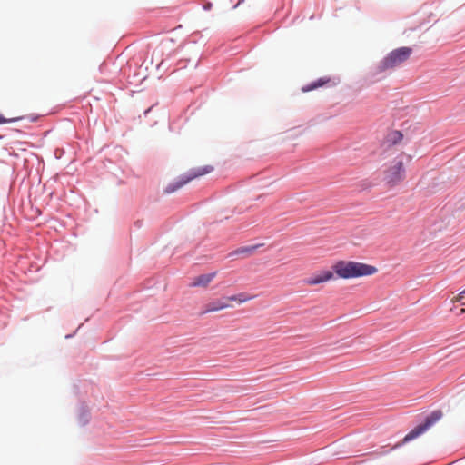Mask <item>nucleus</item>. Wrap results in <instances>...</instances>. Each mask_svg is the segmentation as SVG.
Wrapping results in <instances>:
<instances>
[{"label":"nucleus","instance_id":"f257e3e1","mask_svg":"<svg viewBox=\"0 0 465 465\" xmlns=\"http://www.w3.org/2000/svg\"><path fill=\"white\" fill-rule=\"evenodd\" d=\"M332 270H320L304 279L303 282L308 287L325 284L329 282L340 279H353L375 274L378 269L375 266L356 262L340 260L333 263Z\"/></svg>","mask_w":465,"mask_h":465},{"label":"nucleus","instance_id":"f03ea898","mask_svg":"<svg viewBox=\"0 0 465 465\" xmlns=\"http://www.w3.org/2000/svg\"><path fill=\"white\" fill-rule=\"evenodd\" d=\"M382 164V180L389 187L400 184L406 176L404 154L397 150H390L384 153Z\"/></svg>","mask_w":465,"mask_h":465},{"label":"nucleus","instance_id":"7ed1b4c3","mask_svg":"<svg viewBox=\"0 0 465 465\" xmlns=\"http://www.w3.org/2000/svg\"><path fill=\"white\" fill-rule=\"evenodd\" d=\"M412 54V48L402 46L391 51L382 60H381L372 69V75H378L399 67Z\"/></svg>","mask_w":465,"mask_h":465},{"label":"nucleus","instance_id":"20e7f679","mask_svg":"<svg viewBox=\"0 0 465 465\" xmlns=\"http://www.w3.org/2000/svg\"><path fill=\"white\" fill-rule=\"evenodd\" d=\"M213 171V167L211 165H205L203 167H197L190 170L187 173L180 176L175 182L170 183L165 188V193H171L175 192L176 190L182 188L192 180L208 174Z\"/></svg>","mask_w":465,"mask_h":465},{"label":"nucleus","instance_id":"39448f33","mask_svg":"<svg viewBox=\"0 0 465 465\" xmlns=\"http://www.w3.org/2000/svg\"><path fill=\"white\" fill-rule=\"evenodd\" d=\"M442 411L440 410L432 411L425 420L424 423L418 425L411 430L403 439L404 442L411 441L427 431L433 424L442 417Z\"/></svg>","mask_w":465,"mask_h":465},{"label":"nucleus","instance_id":"423d86ee","mask_svg":"<svg viewBox=\"0 0 465 465\" xmlns=\"http://www.w3.org/2000/svg\"><path fill=\"white\" fill-rule=\"evenodd\" d=\"M230 302H231L230 299H228V296L211 301L203 306L201 314L215 312L218 311L232 308V305Z\"/></svg>","mask_w":465,"mask_h":465},{"label":"nucleus","instance_id":"0eeeda50","mask_svg":"<svg viewBox=\"0 0 465 465\" xmlns=\"http://www.w3.org/2000/svg\"><path fill=\"white\" fill-rule=\"evenodd\" d=\"M216 272L202 274L193 278L190 283L191 287H207L209 283L215 278Z\"/></svg>","mask_w":465,"mask_h":465},{"label":"nucleus","instance_id":"6e6552de","mask_svg":"<svg viewBox=\"0 0 465 465\" xmlns=\"http://www.w3.org/2000/svg\"><path fill=\"white\" fill-rule=\"evenodd\" d=\"M260 245L240 247V248L236 249L235 251H233L232 252H231L230 256L231 257L235 256V255H243L246 257L251 256L255 252V251L257 250V248Z\"/></svg>","mask_w":465,"mask_h":465},{"label":"nucleus","instance_id":"1a4fd4ad","mask_svg":"<svg viewBox=\"0 0 465 465\" xmlns=\"http://www.w3.org/2000/svg\"><path fill=\"white\" fill-rule=\"evenodd\" d=\"M253 298H254L253 295L248 294L246 292H240L235 295L228 296V299H230V302H236L239 304L246 302L248 301H251Z\"/></svg>","mask_w":465,"mask_h":465},{"label":"nucleus","instance_id":"9d476101","mask_svg":"<svg viewBox=\"0 0 465 465\" xmlns=\"http://www.w3.org/2000/svg\"><path fill=\"white\" fill-rule=\"evenodd\" d=\"M328 82H329V79L324 80V79L321 78V79L308 84L307 86L303 87L302 91L309 92V91L314 90L318 87L323 86Z\"/></svg>","mask_w":465,"mask_h":465},{"label":"nucleus","instance_id":"9b49d317","mask_svg":"<svg viewBox=\"0 0 465 465\" xmlns=\"http://www.w3.org/2000/svg\"><path fill=\"white\" fill-rule=\"evenodd\" d=\"M23 117L21 116H18V117H13V118H5L1 114H0V124H6V123H11V122H15V121H18V120H21Z\"/></svg>","mask_w":465,"mask_h":465},{"label":"nucleus","instance_id":"f8f14e48","mask_svg":"<svg viewBox=\"0 0 465 465\" xmlns=\"http://www.w3.org/2000/svg\"><path fill=\"white\" fill-rule=\"evenodd\" d=\"M465 294H461V292L459 293V295L455 298V302H461L462 299L464 298Z\"/></svg>","mask_w":465,"mask_h":465},{"label":"nucleus","instance_id":"ddd939ff","mask_svg":"<svg viewBox=\"0 0 465 465\" xmlns=\"http://www.w3.org/2000/svg\"><path fill=\"white\" fill-rule=\"evenodd\" d=\"M212 7V4L208 3L204 5V9L209 10Z\"/></svg>","mask_w":465,"mask_h":465},{"label":"nucleus","instance_id":"4468645a","mask_svg":"<svg viewBox=\"0 0 465 465\" xmlns=\"http://www.w3.org/2000/svg\"><path fill=\"white\" fill-rule=\"evenodd\" d=\"M461 294H465V289L461 292Z\"/></svg>","mask_w":465,"mask_h":465},{"label":"nucleus","instance_id":"2eb2a0df","mask_svg":"<svg viewBox=\"0 0 465 465\" xmlns=\"http://www.w3.org/2000/svg\"><path fill=\"white\" fill-rule=\"evenodd\" d=\"M461 312L465 313V309H462V310H461Z\"/></svg>","mask_w":465,"mask_h":465}]
</instances>
